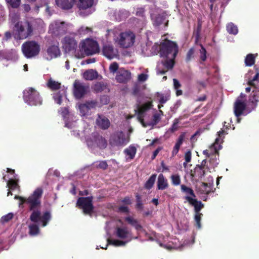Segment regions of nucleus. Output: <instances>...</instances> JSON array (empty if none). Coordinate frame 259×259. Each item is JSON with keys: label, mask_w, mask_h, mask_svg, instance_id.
Returning <instances> with one entry per match:
<instances>
[{"label": "nucleus", "mask_w": 259, "mask_h": 259, "mask_svg": "<svg viewBox=\"0 0 259 259\" xmlns=\"http://www.w3.org/2000/svg\"><path fill=\"white\" fill-rule=\"evenodd\" d=\"M124 153L129 156L130 159H133L136 153V148L134 146H130L124 150Z\"/></svg>", "instance_id": "39"}, {"label": "nucleus", "mask_w": 259, "mask_h": 259, "mask_svg": "<svg viewBox=\"0 0 259 259\" xmlns=\"http://www.w3.org/2000/svg\"><path fill=\"white\" fill-rule=\"evenodd\" d=\"M89 86L85 85L83 83L78 80H75L73 83V94L78 99L82 98L87 92Z\"/></svg>", "instance_id": "13"}, {"label": "nucleus", "mask_w": 259, "mask_h": 259, "mask_svg": "<svg viewBox=\"0 0 259 259\" xmlns=\"http://www.w3.org/2000/svg\"><path fill=\"white\" fill-rule=\"evenodd\" d=\"M14 217L13 213L10 212L8 214H7L5 215H4L1 218V221L3 223H7L10 221L11 220L13 219Z\"/></svg>", "instance_id": "53"}, {"label": "nucleus", "mask_w": 259, "mask_h": 259, "mask_svg": "<svg viewBox=\"0 0 259 259\" xmlns=\"http://www.w3.org/2000/svg\"><path fill=\"white\" fill-rule=\"evenodd\" d=\"M194 52L195 50L194 48H192L189 49L186 55V60L187 62H189L193 57Z\"/></svg>", "instance_id": "54"}, {"label": "nucleus", "mask_w": 259, "mask_h": 259, "mask_svg": "<svg viewBox=\"0 0 259 259\" xmlns=\"http://www.w3.org/2000/svg\"><path fill=\"white\" fill-rule=\"evenodd\" d=\"M227 30L230 34L236 35L238 32V28L236 25L233 23H230L227 25Z\"/></svg>", "instance_id": "40"}, {"label": "nucleus", "mask_w": 259, "mask_h": 259, "mask_svg": "<svg viewBox=\"0 0 259 259\" xmlns=\"http://www.w3.org/2000/svg\"><path fill=\"white\" fill-rule=\"evenodd\" d=\"M181 189L182 192L187 194H189L192 196L191 197H196L194 192L192 188L188 187L185 185H181Z\"/></svg>", "instance_id": "41"}, {"label": "nucleus", "mask_w": 259, "mask_h": 259, "mask_svg": "<svg viewBox=\"0 0 259 259\" xmlns=\"http://www.w3.org/2000/svg\"><path fill=\"white\" fill-rule=\"evenodd\" d=\"M21 50L26 58H32L38 55L40 51V46L34 40H28L22 45Z\"/></svg>", "instance_id": "4"}, {"label": "nucleus", "mask_w": 259, "mask_h": 259, "mask_svg": "<svg viewBox=\"0 0 259 259\" xmlns=\"http://www.w3.org/2000/svg\"><path fill=\"white\" fill-rule=\"evenodd\" d=\"M47 53L51 57H57L60 54V49L57 46L52 45L48 48Z\"/></svg>", "instance_id": "31"}, {"label": "nucleus", "mask_w": 259, "mask_h": 259, "mask_svg": "<svg viewBox=\"0 0 259 259\" xmlns=\"http://www.w3.org/2000/svg\"><path fill=\"white\" fill-rule=\"evenodd\" d=\"M168 187V183L167 180L163 174H160L159 175L157 182V188L158 190H163Z\"/></svg>", "instance_id": "23"}, {"label": "nucleus", "mask_w": 259, "mask_h": 259, "mask_svg": "<svg viewBox=\"0 0 259 259\" xmlns=\"http://www.w3.org/2000/svg\"><path fill=\"white\" fill-rule=\"evenodd\" d=\"M103 54L107 58L111 59L115 56L114 48L112 45H105L103 48Z\"/></svg>", "instance_id": "24"}, {"label": "nucleus", "mask_w": 259, "mask_h": 259, "mask_svg": "<svg viewBox=\"0 0 259 259\" xmlns=\"http://www.w3.org/2000/svg\"><path fill=\"white\" fill-rule=\"evenodd\" d=\"M125 221L128 224L134 227L137 231H140L143 229L142 226L139 223L138 221L132 217H125Z\"/></svg>", "instance_id": "28"}, {"label": "nucleus", "mask_w": 259, "mask_h": 259, "mask_svg": "<svg viewBox=\"0 0 259 259\" xmlns=\"http://www.w3.org/2000/svg\"><path fill=\"white\" fill-rule=\"evenodd\" d=\"M33 28L28 21L18 22L14 28V36L16 39H24L33 34Z\"/></svg>", "instance_id": "2"}, {"label": "nucleus", "mask_w": 259, "mask_h": 259, "mask_svg": "<svg viewBox=\"0 0 259 259\" xmlns=\"http://www.w3.org/2000/svg\"><path fill=\"white\" fill-rule=\"evenodd\" d=\"M6 1L13 8H18L21 3V0H6Z\"/></svg>", "instance_id": "49"}, {"label": "nucleus", "mask_w": 259, "mask_h": 259, "mask_svg": "<svg viewBox=\"0 0 259 259\" xmlns=\"http://www.w3.org/2000/svg\"><path fill=\"white\" fill-rule=\"evenodd\" d=\"M94 0H79L77 7L79 14L82 16H87L92 13L91 8L93 6Z\"/></svg>", "instance_id": "9"}, {"label": "nucleus", "mask_w": 259, "mask_h": 259, "mask_svg": "<svg viewBox=\"0 0 259 259\" xmlns=\"http://www.w3.org/2000/svg\"><path fill=\"white\" fill-rule=\"evenodd\" d=\"M93 141L100 149H105L107 145V142L106 139L98 133L93 135Z\"/></svg>", "instance_id": "20"}, {"label": "nucleus", "mask_w": 259, "mask_h": 259, "mask_svg": "<svg viewBox=\"0 0 259 259\" xmlns=\"http://www.w3.org/2000/svg\"><path fill=\"white\" fill-rule=\"evenodd\" d=\"M91 31H92V29L91 28H89L88 27H87L85 28L82 27L79 30L80 33H82V34L88 33Z\"/></svg>", "instance_id": "63"}, {"label": "nucleus", "mask_w": 259, "mask_h": 259, "mask_svg": "<svg viewBox=\"0 0 259 259\" xmlns=\"http://www.w3.org/2000/svg\"><path fill=\"white\" fill-rule=\"evenodd\" d=\"M175 59H173V56L170 57L169 58H166L165 60L162 61L161 63L167 70L171 69L175 65Z\"/></svg>", "instance_id": "33"}, {"label": "nucleus", "mask_w": 259, "mask_h": 259, "mask_svg": "<svg viewBox=\"0 0 259 259\" xmlns=\"http://www.w3.org/2000/svg\"><path fill=\"white\" fill-rule=\"evenodd\" d=\"M95 106V102H87L84 104H80L79 106V109L80 113L82 114V115H85L89 111L91 108L94 107Z\"/></svg>", "instance_id": "27"}, {"label": "nucleus", "mask_w": 259, "mask_h": 259, "mask_svg": "<svg viewBox=\"0 0 259 259\" xmlns=\"http://www.w3.org/2000/svg\"><path fill=\"white\" fill-rule=\"evenodd\" d=\"M47 85L49 89L53 91L59 90L61 88V83L53 80L52 78L48 80Z\"/></svg>", "instance_id": "35"}, {"label": "nucleus", "mask_w": 259, "mask_h": 259, "mask_svg": "<svg viewBox=\"0 0 259 259\" xmlns=\"http://www.w3.org/2000/svg\"><path fill=\"white\" fill-rule=\"evenodd\" d=\"M135 196L136 201L135 207L138 210H142L144 208L142 197L138 193H136Z\"/></svg>", "instance_id": "38"}, {"label": "nucleus", "mask_w": 259, "mask_h": 259, "mask_svg": "<svg viewBox=\"0 0 259 259\" xmlns=\"http://www.w3.org/2000/svg\"><path fill=\"white\" fill-rule=\"evenodd\" d=\"M31 196V195L30 196H29L28 198L26 199V198H23L22 197L16 195L15 196V199H18L20 200V203H19L20 205H22V204H24L25 203H26L28 204H29V203L28 202V200L29 199V198Z\"/></svg>", "instance_id": "57"}, {"label": "nucleus", "mask_w": 259, "mask_h": 259, "mask_svg": "<svg viewBox=\"0 0 259 259\" xmlns=\"http://www.w3.org/2000/svg\"><path fill=\"white\" fill-rule=\"evenodd\" d=\"M152 106V102L149 101L141 105H138L137 108L135 110L136 113L137 115V118L144 127L147 126V125L144 123V120L145 113L151 108Z\"/></svg>", "instance_id": "11"}, {"label": "nucleus", "mask_w": 259, "mask_h": 259, "mask_svg": "<svg viewBox=\"0 0 259 259\" xmlns=\"http://www.w3.org/2000/svg\"><path fill=\"white\" fill-rule=\"evenodd\" d=\"M75 0H56L57 6L63 10L71 9Z\"/></svg>", "instance_id": "22"}, {"label": "nucleus", "mask_w": 259, "mask_h": 259, "mask_svg": "<svg viewBox=\"0 0 259 259\" xmlns=\"http://www.w3.org/2000/svg\"><path fill=\"white\" fill-rule=\"evenodd\" d=\"M246 107V105L244 102L241 101L240 100H236L234 105V112L235 115L237 117H240L243 114Z\"/></svg>", "instance_id": "17"}, {"label": "nucleus", "mask_w": 259, "mask_h": 259, "mask_svg": "<svg viewBox=\"0 0 259 259\" xmlns=\"http://www.w3.org/2000/svg\"><path fill=\"white\" fill-rule=\"evenodd\" d=\"M49 31L52 34L59 36L64 34L66 31V27L65 26V23L54 22L52 23L49 26Z\"/></svg>", "instance_id": "15"}, {"label": "nucleus", "mask_w": 259, "mask_h": 259, "mask_svg": "<svg viewBox=\"0 0 259 259\" xmlns=\"http://www.w3.org/2000/svg\"><path fill=\"white\" fill-rule=\"evenodd\" d=\"M255 56L252 54H248L245 59V64L246 66H251L255 63Z\"/></svg>", "instance_id": "37"}, {"label": "nucleus", "mask_w": 259, "mask_h": 259, "mask_svg": "<svg viewBox=\"0 0 259 259\" xmlns=\"http://www.w3.org/2000/svg\"><path fill=\"white\" fill-rule=\"evenodd\" d=\"M118 67L119 66L118 63L116 62H113L110 65L109 70L111 72L115 73L117 71Z\"/></svg>", "instance_id": "56"}, {"label": "nucleus", "mask_w": 259, "mask_h": 259, "mask_svg": "<svg viewBox=\"0 0 259 259\" xmlns=\"http://www.w3.org/2000/svg\"><path fill=\"white\" fill-rule=\"evenodd\" d=\"M201 49L200 50V59L201 61H205L206 59V50L204 46L200 44Z\"/></svg>", "instance_id": "51"}, {"label": "nucleus", "mask_w": 259, "mask_h": 259, "mask_svg": "<svg viewBox=\"0 0 259 259\" xmlns=\"http://www.w3.org/2000/svg\"><path fill=\"white\" fill-rule=\"evenodd\" d=\"M96 124L100 128L105 130L110 127V122L107 118L98 115L96 119Z\"/></svg>", "instance_id": "21"}, {"label": "nucleus", "mask_w": 259, "mask_h": 259, "mask_svg": "<svg viewBox=\"0 0 259 259\" xmlns=\"http://www.w3.org/2000/svg\"><path fill=\"white\" fill-rule=\"evenodd\" d=\"M256 82H259V73H257L252 79L248 81V84L252 87H255L256 85Z\"/></svg>", "instance_id": "48"}, {"label": "nucleus", "mask_w": 259, "mask_h": 259, "mask_svg": "<svg viewBox=\"0 0 259 259\" xmlns=\"http://www.w3.org/2000/svg\"><path fill=\"white\" fill-rule=\"evenodd\" d=\"M148 78V75L145 73H141L138 75V80L140 81H145Z\"/></svg>", "instance_id": "61"}, {"label": "nucleus", "mask_w": 259, "mask_h": 259, "mask_svg": "<svg viewBox=\"0 0 259 259\" xmlns=\"http://www.w3.org/2000/svg\"><path fill=\"white\" fill-rule=\"evenodd\" d=\"M126 242L119 240H110L107 239V244L106 245V247H101L102 248L107 249V247L109 244H112L116 246H123L125 245Z\"/></svg>", "instance_id": "36"}, {"label": "nucleus", "mask_w": 259, "mask_h": 259, "mask_svg": "<svg viewBox=\"0 0 259 259\" xmlns=\"http://www.w3.org/2000/svg\"><path fill=\"white\" fill-rule=\"evenodd\" d=\"M135 40V34L131 31H125L120 33L117 37L116 42L120 47L122 48H128L132 47Z\"/></svg>", "instance_id": "7"}, {"label": "nucleus", "mask_w": 259, "mask_h": 259, "mask_svg": "<svg viewBox=\"0 0 259 259\" xmlns=\"http://www.w3.org/2000/svg\"><path fill=\"white\" fill-rule=\"evenodd\" d=\"M174 87L175 90L179 89L181 87V84L179 82V80L176 78L173 79Z\"/></svg>", "instance_id": "64"}, {"label": "nucleus", "mask_w": 259, "mask_h": 259, "mask_svg": "<svg viewBox=\"0 0 259 259\" xmlns=\"http://www.w3.org/2000/svg\"><path fill=\"white\" fill-rule=\"evenodd\" d=\"M7 186L9 187V189L11 190H14L19 186L16 180L11 179L7 181Z\"/></svg>", "instance_id": "44"}, {"label": "nucleus", "mask_w": 259, "mask_h": 259, "mask_svg": "<svg viewBox=\"0 0 259 259\" xmlns=\"http://www.w3.org/2000/svg\"><path fill=\"white\" fill-rule=\"evenodd\" d=\"M178 53V46L176 42L168 39L161 42L159 51L161 57L169 58L173 56V59H175Z\"/></svg>", "instance_id": "3"}, {"label": "nucleus", "mask_w": 259, "mask_h": 259, "mask_svg": "<svg viewBox=\"0 0 259 259\" xmlns=\"http://www.w3.org/2000/svg\"><path fill=\"white\" fill-rule=\"evenodd\" d=\"M254 88V89L252 91V94L250 96L249 101L252 103L254 107H256L259 101V87L257 88L255 85Z\"/></svg>", "instance_id": "25"}, {"label": "nucleus", "mask_w": 259, "mask_h": 259, "mask_svg": "<svg viewBox=\"0 0 259 259\" xmlns=\"http://www.w3.org/2000/svg\"><path fill=\"white\" fill-rule=\"evenodd\" d=\"M121 202L125 204L130 205L132 204V201L131 198L128 196L125 197L122 200Z\"/></svg>", "instance_id": "62"}, {"label": "nucleus", "mask_w": 259, "mask_h": 259, "mask_svg": "<svg viewBox=\"0 0 259 259\" xmlns=\"http://www.w3.org/2000/svg\"><path fill=\"white\" fill-rule=\"evenodd\" d=\"M202 215L201 213H195V214L194 219L196 222V226L198 229H200L201 227V219Z\"/></svg>", "instance_id": "46"}, {"label": "nucleus", "mask_w": 259, "mask_h": 259, "mask_svg": "<svg viewBox=\"0 0 259 259\" xmlns=\"http://www.w3.org/2000/svg\"><path fill=\"white\" fill-rule=\"evenodd\" d=\"M115 78L119 83H126L131 78V73L128 70H120Z\"/></svg>", "instance_id": "16"}, {"label": "nucleus", "mask_w": 259, "mask_h": 259, "mask_svg": "<svg viewBox=\"0 0 259 259\" xmlns=\"http://www.w3.org/2000/svg\"><path fill=\"white\" fill-rule=\"evenodd\" d=\"M23 99L25 103L30 106H37L42 104V100L38 92L32 88L24 91Z\"/></svg>", "instance_id": "6"}, {"label": "nucleus", "mask_w": 259, "mask_h": 259, "mask_svg": "<svg viewBox=\"0 0 259 259\" xmlns=\"http://www.w3.org/2000/svg\"><path fill=\"white\" fill-rule=\"evenodd\" d=\"M136 15L139 17H145V10L144 8H138L136 11Z\"/></svg>", "instance_id": "59"}, {"label": "nucleus", "mask_w": 259, "mask_h": 259, "mask_svg": "<svg viewBox=\"0 0 259 259\" xmlns=\"http://www.w3.org/2000/svg\"><path fill=\"white\" fill-rule=\"evenodd\" d=\"M221 148V145H218V143H215L210 146L208 149L203 151V154L207 157H210V162L213 164H218L217 159L219 157V150Z\"/></svg>", "instance_id": "10"}, {"label": "nucleus", "mask_w": 259, "mask_h": 259, "mask_svg": "<svg viewBox=\"0 0 259 259\" xmlns=\"http://www.w3.org/2000/svg\"><path fill=\"white\" fill-rule=\"evenodd\" d=\"M55 101L58 104L60 105L62 103V96L59 93H57L54 96Z\"/></svg>", "instance_id": "58"}, {"label": "nucleus", "mask_w": 259, "mask_h": 259, "mask_svg": "<svg viewBox=\"0 0 259 259\" xmlns=\"http://www.w3.org/2000/svg\"><path fill=\"white\" fill-rule=\"evenodd\" d=\"M171 183L175 186H178L181 183V179L178 175H172L170 177Z\"/></svg>", "instance_id": "47"}, {"label": "nucleus", "mask_w": 259, "mask_h": 259, "mask_svg": "<svg viewBox=\"0 0 259 259\" xmlns=\"http://www.w3.org/2000/svg\"><path fill=\"white\" fill-rule=\"evenodd\" d=\"M80 52L87 56H90L99 52V46L97 41L87 38L82 40L79 45Z\"/></svg>", "instance_id": "5"}, {"label": "nucleus", "mask_w": 259, "mask_h": 259, "mask_svg": "<svg viewBox=\"0 0 259 259\" xmlns=\"http://www.w3.org/2000/svg\"><path fill=\"white\" fill-rule=\"evenodd\" d=\"M186 135L187 133L186 132H183L179 136L171 152V155L172 156H175L179 152L181 146L186 139Z\"/></svg>", "instance_id": "18"}, {"label": "nucleus", "mask_w": 259, "mask_h": 259, "mask_svg": "<svg viewBox=\"0 0 259 259\" xmlns=\"http://www.w3.org/2000/svg\"><path fill=\"white\" fill-rule=\"evenodd\" d=\"M156 176L157 175L155 174H153L150 176V177L146 182L144 185V187L145 189L149 190L153 187L156 178Z\"/></svg>", "instance_id": "34"}, {"label": "nucleus", "mask_w": 259, "mask_h": 259, "mask_svg": "<svg viewBox=\"0 0 259 259\" xmlns=\"http://www.w3.org/2000/svg\"><path fill=\"white\" fill-rule=\"evenodd\" d=\"M130 232L127 228L117 227L116 229V235L120 239H124L127 238Z\"/></svg>", "instance_id": "29"}, {"label": "nucleus", "mask_w": 259, "mask_h": 259, "mask_svg": "<svg viewBox=\"0 0 259 259\" xmlns=\"http://www.w3.org/2000/svg\"><path fill=\"white\" fill-rule=\"evenodd\" d=\"M43 190L41 188L36 189L31 196L28 200L29 209L32 212L30 215V220L34 223H41L42 227H45L51 220V215L49 211L45 212L41 215L40 211L41 197Z\"/></svg>", "instance_id": "1"}, {"label": "nucleus", "mask_w": 259, "mask_h": 259, "mask_svg": "<svg viewBox=\"0 0 259 259\" xmlns=\"http://www.w3.org/2000/svg\"><path fill=\"white\" fill-rule=\"evenodd\" d=\"M62 42L63 48L66 53L75 52L78 46L77 42L75 38L69 35L65 36Z\"/></svg>", "instance_id": "12"}, {"label": "nucleus", "mask_w": 259, "mask_h": 259, "mask_svg": "<svg viewBox=\"0 0 259 259\" xmlns=\"http://www.w3.org/2000/svg\"><path fill=\"white\" fill-rule=\"evenodd\" d=\"M98 167L103 169H106L108 167V164L106 161H101L99 162Z\"/></svg>", "instance_id": "60"}, {"label": "nucleus", "mask_w": 259, "mask_h": 259, "mask_svg": "<svg viewBox=\"0 0 259 259\" xmlns=\"http://www.w3.org/2000/svg\"><path fill=\"white\" fill-rule=\"evenodd\" d=\"M182 119L181 117H179L175 118L174 120L173 123L169 128V131L171 132L174 133L177 131L179 128L178 124L180 123V120Z\"/></svg>", "instance_id": "45"}, {"label": "nucleus", "mask_w": 259, "mask_h": 259, "mask_svg": "<svg viewBox=\"0 0 259 259\" xmlns=\"http://www.w3.org/2000/svg\"><path fill=\"white\" fill-rule=\"evenodd\" d=\"M76 206L79 208L82 209L84 214L91 215L94 208L93 204V197H79L77 199Z\"/></svg>", "instance_id": "8"}, {"label": "nucleus", "mask_w": 259, "mask_h": 259, "mask_svg": "<svg viewBox=\"0 0 259 259\" xmlns=\"http://www.w3.org/2000/svg\"><path fill=\"white\" fill-rule=\"evenodd\" d=\"M191 176L192 177H197L198 178H202L205 175V169L202 166H199V164L196 165L194 168V172L191 171Z\"/></svg>", "instance_id": "30"}, {"label": "nucleus", "mask_w": 259, "mask_h": 259, "mask_svg": "<svg viewBox=\"0 0 259 259\" xmlns=\"http://www.w3.org/2000/svg\"><path fill=\"white\" fill-rule=\"evenodd\" d=\"M98 77V72L93 69L87 70L83 73V77L87 80H93L97 79Z\"/></svg>", "instance_id": "26"}, {"label": "nucleus", "mask_w": 259, "mask_h": 259, "mask_svg": "<svg viewBox=\"0 0 259 259\" xmlns=\"http://www.w3.org/2000/svg\"><path fill=\"white\" fill-rule=\"evenodd\" d=\"M185 199L194 207L195 213H200V211L204 207V205L201 201H198L197 199L189 196H186Z\"/></svg>", "instance_id": "19"}, {"label": "nucleus", "mask_w": 259, "mask_h": 259, "mask_svg": "<svg viewBox=\"0 0 259 259\" xmlns=\"http://www.w3.org/2000/svg\"><path fill=\"white\" fill-rule=\"evenodd\" d=\"M165 19V17L162 15L158 14L155 16L154 18L153 24L156 26H158L162 24Z\"/></svg>", "instance_id": "42"}, {"label": "nucleus", "mask_w": 259, "mask_h": 259, "mask_svg": "<svg viewBox=\"0 0 259 259\" xmlns=\"http://www.w3.org/2000/svg\"><path fill=\"white\" fill-rule=\"evenodd\" d=\"M185 162L184 163V166L186 167L187 163L190 162L191 160V152L190 151H188L185 154Z\"/></svg>", "instance_id": "55"}, {"label": "nucleus", "mask_w": 259, "mask_h": 259, "mask_svg": "<svg viewBox=\"0 0 259 259\" xmlns=\"http://www.w3.org/2000/svg\"><path fill=\"white\" fill-rule=\"evenodd\" d=\"M128 142L125 135L122 131H118L113 135L110 138V143L115 146H123Z\"/></svg>", "instance_id": "14"}, {"label": "nucleus", "mask_w": 259, "mask_h": 259, "mask_svg": "<svg viewBox=\"0 0 259 259\" xmlns=\"http://www.w3.org/2000/svg\"><path fill=\"white\" fill-rule=\"evenodd\" d=\"M29 234L31 235H36L38 234L39 229L38 226L35 224L30 225L29 226Z\"/></svg>", "instance_id": "43"}, {"label": "nucleus", "mask_w": 259, "mask_h": 259, "mask_svg": "<svg viewBox=\"0 0 259 259\" xmlns=\"http://www.w3.org/2000/svg\"><path fill=\"white\" fill-rule=\"evenodd\" d=\"M202 186L203 188V191L204 193L207 194H209L211 192V185L206 183H202Z\"/></svg>", "instance_id": "52"}, {"label": "nucleus", "mask_w": 259, "mask_h": 259, "mask_svg": "<svg viewBox=\"0 0 259 259\" xmlns=\"http://www.w3.org/2000/svg\"><path fill=\"white\" fill-rule=\"evenodd\" d=\"M107 88V84L103 82H97L93 87L94 91L96 93L101 92Z\"/></svg>", "instance_id": "32"}, {"label": "nucleus", "mask_w": 259, "mask_h": 259, "mask_svg": "<svg viewBox=\"0 0 259 259\" xmlns=\"http://www.w3.org/2000/svg\"><path fill=\"white\" fill-rule=\"evenodd\" d=\"M160 120V114H154L152 116V119L151 122L149 124V125L154 126L157 124Z\"/></svg>", "instance_id": "50"}]
</instances>
